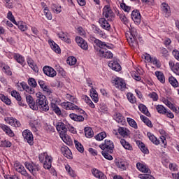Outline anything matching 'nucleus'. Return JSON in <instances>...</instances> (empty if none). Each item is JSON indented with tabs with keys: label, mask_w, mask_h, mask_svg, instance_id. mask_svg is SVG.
Here are the masks:
<instances>
[{
	"label": "nucleus",
	"mask_w": 179,
	"mask_h": 179,
	"mask_svg": "<svg viewBox=\"0 0 179 179\" xmlns=\"http://www.w3.org/2000/svg\"><path fill=\"white\" fill-rule=\"evenodd\" d=\"M138 37V31L136 29L131 27L129 29V31L126 34V38L131 48L134 50V48H136L138 47V40L136 38Z\"/></svg>",
	"instance_id": "obj_1"
},
{
	"label": "nucleus",
	"mask_w": 179,
	"mask_h": 179,
	"mask_svg": "<svg viewBox=\"0 0 179 179\" xmlns=\"http://www.w3.org/2000/svg\"><path fill=\"white\" fill-rule=\"evenodd\" d=\"M40 163L43 164L45 170H50L52 165V157L48 155L47 152H43L38 156Z\"/></svg>",
	"instance_id": "obj_2"
},
{
	"label": "nucleus",
	"mask_w": 179,
	"mask_h": 179,
	"mask_svg": "<svg viewBox=\"0 0 179 179\" xmlns=\"http://www.w3.org/2000/svg\"><path fill=\"white\" fill-rule=\"evenodd\" d=\"M102 16L109 22H113L115 20V13L111 8V5H105L102 10Z\"/></svg>",
	"instance_id": "obj_3"
},
{
	"label": "nucleus",
	"mask_w": 179,
	"mask_h": 179,
	"mask_svg": "<svg viewBox=\"0 0 179 179\" xmlns=\"http://www.w3.org/2000/svg\"><path fill=\"white\" fill-rule=\"evenodd\" d=\"M25 168L29 170V173L32 174L34 177L40 173V170H41V167H40V165L36 164L34 162H24Z\"/></svg>",
	"instance_id": "obj_4"
},
{
	"label": "nucleus",
	"mask_w": 179,
	"mask_h": 179,
	"mask_svg": "<svg viewBox=\"0 0 179 179\" xmlns=\"http://www.w3.org/2000/svg\"><path fill=\"white\" fill-rule=\"evenodd\" d=\"M38 85H39L44 94H46V96H51V94H52V88H51L47 82L43 80H38Z\"/></svg>",
	"instance_id": "obj_5"
},
{
	"label": "nucleus",
	"mask_w": 179,
	"mask_h": 179,
	"mask_svg": "<svg viewBox=\"0 0 179 179\" xmlns=\"http://www.w3.org/2000/svg\"><path fill=\"white\" fill-rule=\"evenodd\" d=\"M155 108L159 114L166 115L167 118H171V120L174 118V113L171 110H167L163 105H157L155 106Z\"/></svg>",
	"instance_id": "obj_6"
},
{
	"label": "nucleus",
	"mask_w": 179,
	"mask_h": 179,
	"mask_svg": "<svg viewBox=\"0 0 179 179\" xmlns=\"http://www.w3.org/2000/svg\"><path fill=\"white\" fill-rule=\"evenodd\" d=\"M112 83L115 85V87L121 90V92H124L125 89H127V83L125 80L121 78L116 77L112 80Z\"/></svg>",
	"instance_id": "obj_7"
},
{
	"label": "nucleus",
	"mask_w": 179,
	"mask_h": 179,
	"mask_svg": "<svg viewBox=\"0 0 179 179\" xmlns=\"http://www.w3.org/2000/svg\"><path fill=\"white\" fill-rule=\"evenodd\" d=\"M36 100L35 103L36 108H34V110L37 111L40 106H42V104H44V103H46L48 101L47 100V97L45 96V95H43L41 92H38L36 94Z\"/></svg>",
	"instance_id": "obj_8"
},
{
	"label": "nucleus",
	"mask_w": 179,
	"mask_h": 179,
	"mask_svg": "<svg viewBox=\"0 0 179 179\" xmlns=\"http://www.w3.org/2000/svg\"><path fill=\"white\" fill-rule=\"evenodd\" d=\"M99 148L101 150H105V152H114V142L111 140L106 139L103 143L99 145Z\"/></svg>",
	"instance_id": "obj_9"
},
{
	"label": "nucleus",
	"mask_w": 179,
	"mask_h": 179,
	"mask_svg": "<svg viewBox=\"0 0 179 179\" xmlns=\"http://www.w3.org/2000/svg\"><path fill=\"white\" fill-rule=\"evenodd\" d=\"M22 135L24 142H27L30 146H33V145H34V136H33V133H31L30 130H24L22 133Z\"/></svg>",
	"instance_id": "obj_10"
},
{
	"label": "nucleus",
	"mask_w": 179,
	"mask_h": 179,
	"mask_svg": "<svg viewBox=\"0 0 179 179\" xmlns=\"http://www.w3.org/2000/svg\"><path fill=\"white\" fill-rule=\"evenodd\" d=\"M14 166L17 173H20L22 176H24V177H27V178H31V176L27 173V171H26L24 166H23V165H22L20 162H15L14 164Z\"/></svg>",
	"instance_id": "obj_11"
},
{
	"label": "nucleus",
	"mask_w": 179,
	"mask_h": 179,
	"mask_svg": "<svg viewBox=\"0 0 179 179\" xmlns=\"http://www.w3.org/2000/svg\"><path fill=\"white\" fill-rule=\"evenodd\" d=\"M4 121L6 124H8V125L13 127L14 128H20V127H22L20 121L13 117H6Z\"/></svg>",
	"instance_id": "obj_12"
},
{
	"label": "nucleus",
	"mask_w": 179,
	"mask_h": 179,
	"mask_svg": "<svg viewBox=\"0 0 179 179\" xmlns=\"http://www.w3.org/2000/svg\"><path fill=\"white\" fill-rule=\"evenodd\" d=\"M0 69L1 70V72L6 75V76H13V73L12 71V69L9 66V64L3 62H0Z\"/></svg>",
	"instance_id": "obj_13"
},
{
	"label": "nucleus",
	"mask_w": 179,
	"mask_h": 179,
	"mask_svg": "<svg viewBox=\"0 0 179 179\" xmlns=\"http://www.w3.org/2000/svg\"><path fill=\"white\" fill-rule=\"evenodd\" d=\"M94 43L98 47L97 48V47L94 46V50H95V52H96V55H98V54H99V50H106V48H104L105 47H106V48H111V47L110 45H107L106 42H103L96 38L94 41Z\"/></svg>",
	"instance_id": "obj_14"
},
{
	"label": "nucleus",
	"mask_w": 179,
	"mask_h": 179,
	"mask_svg": "<svg viewBox=\"0 0 179 179\" xmlns=\"http://www.w3.org/2000/svg\"><path fill=\"white\" fill-rule=\"evenodd\" d=\"M136 168L138 171L144 173L145 174H152V171L149 169V166L145 164V162H137Z\"/></svg>",
	"instance_id": "obj_15"
},
{
	"label": "nucleus",
	"mask_w": 179,
	"mask_h": 179,
	"mask_svg": "<svg viewBox=\"0 0 179 179\" xmlns=\"http://www.w3.org/2000/svg\"><path fill=\"white\" fill-rule=\"evenodd\" d=\"M43 71L49 78H55L57 76V71L50 66H45L43 68Z\"/></svg>",
	"instance_id": "obj_16"
},
{
	"label": "nucleus",
	"mask_w": 179,
	"mask_h": 179,
	"mask_svg": "<svg viewBox=\"0 0 179 179\" xmlns=\"http://www.w3.org/2000/svg\"><path fill=\"white\" fill-rule=\"evenodd\" d=\"M0 128L2 129L3 132L6 134L9 138H15V132L13 130L10 129V127L5 124H0Z\"/></svg>",
	"instance_id": "obj_17"
},
{
	"label": "nucleus",
	"mask_w": 179,
	"mask_h": 179,
	"mask_svg": "<svg viewBox=\"0 0 179 179\" xmlns=\"http://www.w3.org/2000/svg\"><path fill=\"white\" fill-rule=\"evenodd\" d=\"M57 131L59 134V136H64L65 134H68V128L66 125L62 122H58L56 124Z\"/></svg>",
	"instance_id": "obj_18"
},
{
	"label": "nucleus",
	"mask_w": 179,
	"mask_h": 179,
	"mask_svg": "<svg viewBox=\"0 0 179 179\" xmlns=\"http://www.w3.org/2000/svg\"><path fill=\"white\" fill-rule=\"evenodd\" d=\"M76 42L78 45L82 48V50H84L85 51H87L89 50V45L87 44V42H86V41L82 37L76 36Z\"/></svg>",
	"instance_id": "obj_19"
},
{
	"label": "nucleus",
	"mask_w": 179,
	"mask_h": 179,
	"mask_svg": "<svg viewBox=\"0 0 179 179\" xmlns=\"http://www.w3.org/2000/svg\"><path fill=\"white\" fill-rule=\"evenodd\" d=\"M131 19L134 22L135 24H141V22L142 21V15H141L139 10H134L132 11Z\"/></svg>",
	"instance_id": "obj_20"
},
{
	"label": "nucleus",
	"mask_w": 179,
	"mask_h": 179,
	"mask_svg": "<svg viewBox=\"0 0 179 179\" xmlns=\"http://www.w3.org/2000/svg\"><path fill=\"white\" fill-rule=\"evenodd\" d=\"M96 55L100 57V58H106V59H111L113 57V52L107 50V49L98 50V54Z\"/></svg>",
	"instance_id": "obj_21"
},
{
	"label": "nucleus",
	"mask_w": 179,
	"mask_h": 179,
	"mask_svg": "<svg viewBox=\"0 0 179 179\" xmlns=\"http://www.w3.org/2000/svg\"><path fill=\"white\" fill-rule=\"evenodd\" d=\"M120 135L122 138H128L131 135V131L127 127H119L117 129V132H115V135Z\"/></svg>",
	"instance_id": "obj_22"
},
{
	"label": "nucleus",
	"mask_w": 179,
	"mask_h": 179,
	"mask_svg": "<svg viewBox=\"0 0 179 179\" xmlns=\"http://www.w3.org/2000/svg\"><path fill=\"white\" fill-rule=\"evenodd\" d=\"M113 120H115V121H116V122L120 125H125V124H127L125 117H124V115L120 113H115L113 115Z\"/></svg>",
	"instance_id": "obj_23"
},
{
	"label": "nucleus",
	"mask_w": 179,
	"mask_h": 179,
	"mask_svg": "<svg viewBox=\"0 0 179 179\" xmlns=\"http://www.w3.org/2000/svg\"><path fill=\"white\" fill-rule=\"evenodd\" d=\"M108 22V20H107L104 17L99 18V23L101 27H102V29L106 30L107 31H110V30H111V25Z\"/></svg>",
	"instance_id": "obj_24"
},
{
	"label": "nucleus",
	"mask_w": 179,
	"mask_h": 179,
	"mask_svg": "<svg viewBox=\"0 0 179 179\" xmlns=\"http://www.w3.org/2000/svg\"><path fill=\"white\" fill-rule=\"evenodd\" d=\"M61 152L63 154V156L64 157H66V159H69L70 160L73 159V156L72 155V151L68 148L66 145H64L61 148Z\"/></svg>",
	"instance_id": "obj_25"
},
{
	"label": "nucleus",
	"mask_w": 179,
	"mask_h": 179,
	"mask_svg": "<svg viewBox=\"0 0 179 179\" xmlns=\"http://www.w3.org/2000/svg\"><path fill=\"white\" fill-rule=\"evenodd\" d=\"M61 107L64 110H70L72 111H75V108H77L76 105L73 103V102L71 101H64L60 103Z\"/></svg>",
	"instance_id": "obj_26"
},
{
	"label": "nucleus",
	"mask_w": 179,
	"mask_h": 179,
	"mask_svg": "<svg viewBox=\"0 0 179 179\" xmlns=\"http://www.w3.org/2000/svg\"><path fill=\"white\" fill-rule=\"evenodd\" d=\"M108 65L109 68H111L113 71H115V72H120V71L122 69L120 63L115 60L108 62Z\"/></svg>",
	"instance_id": "obj_27"
},
{
	"label": "nucleus",
	"mask_w": 179,
	"mask_h": 179,
	"mask_svg": "<svg viewBox=\"0 0 179 179\" xmlns=\"http://www.w3.org/2000/svg\"><path fill=\"white\" fill-rule=\"evenodd\" d=\"M161 9L165 17H170V16H171V10L170 9V6H169L167 3H162Z\"/></svg>",
	"instance_id": "obj_28"
},
{
	"label": "nucleus",
	"mask_w": 179,
	"mask_h": 179,
	"mask_svg": "<svg viewBox=\"0 0 179 179\" xmlns=\"http://www.w3.org/2000/svg\"><path fill=\"white\" fill-rule=\"evenodd\" d=\"M92 173L94 176V177H96V178L98 179H107V176L100 170L94 168L92 170Z\"/></svg>",
	"instance_id": "obj_29"
},
{
	"label": "nucleus",
	"mask_w": 179,
	"mask_h": 179,
	"mask_svg": "<svg viewBox=\"0 0 179 179\" xmlns=\"http://www.w3.org/2000/svg\"><path fill=\"white\" fill-rule=\"evenodd\" d=\"M13 59L16 62L22 65V66H24L26 65V60L24 59V57L22 56V55L19 53H15L13 55Z\"/></svg>",
	"instance_id": "obj_30"
},
{
	"label": "nucleus",
	"mask_w": 179,
	"mask_h": 179,
	"mask_svg": "<svg viewBox=\"0 0 179 179\" xmlns=\"http://www.w3.org/2000/svg\"><path fill=\"white\" fill-rule=\"evenodd\" d=\"M50 108H51L52 111H54V113L58 117H61V115H62V111L61 110V108H59L58 107V105L56 103L51 102L50 103Z\"/></svg>",
	"instance_id": "obj_31"
},
{
	"label": "nucleus",
	"mask_w": 179,
	"mask_h": 179,
	"mask_svg": "<svg viewBox=\"0 0 179 179\" xmlns=\"http://www.w3.org/2000/svg\"><path fill=\"white\" fill-rule=\"evenodd\" d=\"M90 96L94 103H99V93L94 87L90 90Z\"/></svg>",
	"instance_id": "obj_32"
},
{
	"label": "nucleus",
	"mask_w": 179,
	"mask_h": 179,
	"mask_svg": "<svg viewBox=\"0 0 179 179\" xmlns=\"http://www.w3.org/2000/svg\"><path fill=\"white\" fill-rule=\"evenodd\" d=\"M49 45H50L52 50L56 52V54H61V48L54 41L49 40Z\"/></svg>",
	"instance_id": "obj_33"
},
{
	"label": "nucleus",
	"mask_w": 179,
	"mask_h": 179,
	"mask_svg": "<svg viewBox=\"0 0 179 179\" xmlns=\"http://www.w3.org/2000/svg\"><path fill=\"white\" fill-rule=\"evenodd\" d=\"M120 145L125 149L126 150L132 151L134 150V148L132 147V145L129 143V142L127 141V140L124 138L120 139Z\"/></svg>",
	"instance_id": "obj_34"
},
{
	"label": "nucleus",
	"mask_w": 179,
	"mask_h": 179,
	"mask_svg": "<svg viewBox=\"0 0 179 179\" xmlns=\"http://www.w3.org/2000/svg\"><path fill=\"white\" fill-rule=\"evenodd\" d=\"M69 117L71 120L76 121V122H83V121H85V117L83 115H77L76 113H71L69 115Z\"/></svg>",
	"instance_id": "obj_35"
},
{
	"label": "nucleus",
	"mask_w": 179,
	"mask_h": 179,
	"mask_svg": "<svg viewBox=\"0 0 179 179\" xmlns=\"http://www.w3.org/2000/svg\"><path fill=\"white\" fill-rule=\"evenodd\" d=\"M61 139H62L63 142L68 145V146H72L73 145V141H72V138L69 136L67 133L63 134V136H60Z\"/></svg>",
	"instance_id": "obj_36"
},
{
	"label": "nucleus",
	"mask_w": 179,
	"mask_h": 179,
	"mask_svg": "<svg viewBox=\"0 0 179 179\" xmlns=\"http://www.w3.org/2000/svg\"><path fill=\"white\" fill-rule=\"evenodd\" d=\"M169 64L171 71L179 76V63L175 64L174 62L170 61Z\"/></svg>",
	"instance_id": "obj_37"
},
{
	"label": "nucleus",
	"mask_w": 179,
	"mask_h": 179,
	"mask_svg": "<svg viewBox=\"0 0 179 179\" xmlns=\"http://www.w3.org/2000/svg\"><path fill=\"white\" fill-rule=\"evenodd\" d=\"M26 101L28 103L30 108L34 110V108H36V101H34L33 96H31V95H27Z\"/></svg>",
	"instance_id": "obj_38"
},
{
	"label": "nucleus",
	"mask_w": 179,
	"mask_h": 179,
	"mask_svg": "<svg viewBox=\"0 0 179 179\" xmlns=\"http://www.w3.org/2000/svg\"><path fill=\"white\" fill-rule=\"evenodd\" d=\"M92 30L96 36H99V37H104L106 36V33H104V31L101 30L97 25H93L92 26Z\"/></svg>",
	"instance_id": "obj_39"
},
{
	"label": "nucleus",
	"mask_w": 179,
	"mask_h": 179,
	"mask_svg": "<svg viewBox=\"0 0 179 179\" xmlns=\"http://www.w3.org/2000/svg\"><path fill=\"white\" fill-rule=\"evenodd\" d=\"M27 62L29 66H30V68H31L34 72H38V67L37 66V64H36V63L34 62V60H33V59L28 58L27 59Z\"/></svg>",
	"instance_id": "obj_40"
},
{
	"label": "nucleus",
	"mask_w": 179,
	"mask_h": 179,
	"mask_svg": "<svg viewBox=\"0 0 179 179\" xmlns=\"http://www.w3.org/2000/svg\"><path fill=\"white\" fill-rule=\"evenodd\" d=\"M138 110L142 113L143 114H145L147 117H150V113L148 110V107L145 106L143 103H140L138 105Z\"/></svg>",
	"instance_id": "obj_41"
},
{
	"label": "nucleus",
	"mask_w": 179,
	"mask_h": 179,
	"mask_svg": "<svg viewBox=\"0 0 179 179\" xmlns=\"http://www.w3.org/2000/svg\"><path fill=\"white\" fill-rule=\"evenodd\" d=\"M82 99L85 101L86 104L90 107V108H96V106L87 95H83Z\"/></svg>",
	"instance_id": "obj_42"
},
{
	"label": "nucleus",
	"mask_w": 179,
	"mask_h": 179,
	"mask_svg": "<svg viewBox=\"0 0 179 179\" xmlns=\"http://www.w3.org/2000/svg\"><path fill=\"white\" fill-rule=\"evenodd\" d=\"M116 166H117V167H118V169H120V170L124 171V170H127V169H128L129 164L125 161L119 160L116 163Z\"/></svg>",
	"instance_id": "obj_43"
},
{
	"label": "nucleus",
	"mask_w": 179,
	"mask_h": 179,
	"mask_svg": "<svg viewBox=\"0 0 179 179\" xmlns=\"http://www.w3.org/2000/svg\"><path fill=\"white\" fill-rule=\"evenodd\" d=\"M147 136L149 138L150 141H151V142H152V143H154V145H160V140L157 139V138L156 136H155V135H153V134L150 133V132H148L147 133Z\"/></svg>",
	"instance_id": "obj_44"
},
{
	"label": "nucleus",
	"mask_w": 179,
	"mask_h": 179,
	"mask_svg": "<svg viewBox=\"0 0 179 179\" xmlns=\"http://www.w3.org/2000/svg\"><path fill=\"white\" fill-rule=\"evenodd\" d=\"M131 78H133L134 80H136V82H143L142 77L141 76V73H139L138 70L131 71Z\"/></svg>",
	"instance_id": "obj_45"
},
{
	"label": "nucleus",
	"mask_w": 179,
	"mask_h": 179,
	"mask_svg": "<svg viewBox=\"0 0 179 179\" xmlns=\"http://www.w3.org/2000/svg\"><path fill=\"white\" fill-rule=\"evenodd\" d=\"M84 132L86 138H93L94 135V132L93 131V129L90 127H86L84 129Z\"/></svg>",
	"instance_id": "obj_46"
},
{
	"label": "nucleus",
	"mask_w": 179,
	"mask_h": 179,
	"mask_svg": "<svg viewBox=\"0 0 179 179\" xmlns=\"http://www.w3.org/2000/svg\"><path fill=\"white\" fill-rule=\"evenodd\" d=\"M164 103L170 110H172L173 113H176V114H178V110H177V108L174 106V104H173L168 99H164Z\"/></svg>",
	"instance_id": "obj_47"
},
{
	"label": "nucleus",
	"mask_w": 179,
	"mask_h": 179,
	"mask_svg": "<svg viewBox=\"0 0 179 179\" xmlns=\"http://www.w3.org/2000/svg\"><path fill=\"white\" fill-rule=\"evenodd\" d=\"M155 75L161 83H166V78L164 77L163 72L157 71H155Z\"/></svg>",
	"instance_id": "obj_48"
},
{
	"label": "nucleus",
	"mask_w": 179,
	"mask_h": 179,
	"mask_svg": "<svg viewBox=\"0 0 179 179\" xmlns=\"http://www.w3.org/2000/svg\"><path fill=\"white\" fill-rule=\"evenodd\" d=\"M59 38H61L62 41H64V43H67V44H71V38L68 37V35L64 32H59L58 34Z\"/></svg>",
	"instance_id": "obj_49"
},
{
	"label": "nucleus",
	"mask_w": 179,
	"mask_h": 179,
	"mask_svg": "<svg viewBox=\"0 0 179 179\" xmlns=\"http://www.w3.org/2000/svg\"><path fill=\"white\" fill-rule=\"evenodd\" d=\"M140 118L141 121H143V122L147 125V127L149 128H153V124L152 123V121H150V120H149V118H148L146 116L141 115Z\"/></svg>",
	"instance_id": "obj_50"
},
{
	"label": "nucleus",
	"mask_w": 179,
	"mask_h": 179,
	"mask_svg": "<svg viewBox=\"0 0 179 179\" xmlns=\"http://www.w3.org/2000/svg\"><path fill=\"white\" fill-rule=\"evenodd\" d=\"M15 24L17 26L18 29L21 30V31H26L28 29L27 24L23 21H19L18 22H16V24Z\"/></svg>",
	"instance_id": "obj_51"
},
{
	"label": "nucleus",
	"mask_w": 179,
	"mask_h": 179,
	"mask_svg": "<svg viewBox=\"0 0 179 179\" xmlns=\"http://www.w3.org/2000/svg\"><path fill=\"white\" fill-rule=\"evenodd\" d=\"M51 9L53 13H56L57 15L62 12V7L58 4L52 3L51 6Z\"/></svg>",
	"instance_id": "obj_52"
},
{
	"label": "nucleus",
	"mask_w": 179,
	"mask_h": 179,
	"mask_svg": "<svg viewBox=\"0 0 179 179\" xmlns=\"http://www.w3.org/2000/svg\"><path fill=\"white\" fill-rule=\"evenodd\" d=\"M127 100H129V103L131 104H137L136 96L134 95L131 92H128L127 94Z\"/></svg>",
	"instance_id": "obj_53"
},
{
	"label": "nucleus",
	"mask_w": 179,
	"mask_h": 179,
	"mask_svg": "<svg viewBox=\"0 0 179 179\" xmlns=\"http://www.w3.org/2000/svg\"><path fill=\"white\" fill-rule=\"evenodd\" d=\"M0 100L5 103L7 106H10L12 104V101L7 96H5L3 94H0Z\"/></svg>",
	"instance_id": "obj_54"
},
{
	"label": "nucleus",
	"mask_w": 179,
	"mask_h": 179,
	"mask_svg": "<svg viewBox=\"0 0 179 179\" xmlns=\"http://www.w3.org/2000/svg\"><path fill=\"white\" fill-rule=\"evenodd\" d=\"M127 121L131 128H134V129H138V123L135 121V120L131 118V117H127Z\"/></svg>",
	"instance_id": "obj_55"
},
{
	"label": "nucleus",
	"mask_w": 179,
	"mask_h": 179,
	"mask_svg": "<svg viewBox=\"0 0 179 179\" xmlns=\"http://www.w3.org/2000/svg\"><path fill=\"white\" fill-rule=\"evenodd\" d=\"M169 82L170 85H171V86H173V87H178V86H179L178 81L173 76H171L169 78Z\"/></svg>",
	"instance_id": "obj_56"
},
{
	"label": "nucleus",
	"mask_w": 179,
	"mask_h": 179,
	"mask_svg": "<svg viewBox=\"0 0 179 179\" xmlns=\"http://www.w3.org/2000/svg\"><path fill=\"white\" fill-rule=\"evenodd\" d=\"M117 15L119 16L121 22L124 23V24H128V18L125 16V14L124 13H120V11H117Z\"/></svg>",
	"instance_id": "obj_57"
},
{
	"label": "nucleus",
	"mask_w": 179,
	"mask_h": 179,
	"mask_svg": "<svg viewBox=\"0 0 179 179\" xmlns=\"http://www.w3.org/2000/svg\"><path fill=\"white\" fill-rule=\"evenodd\" d=\"M65 169L70 177H76V172L73 171L69 164L65 165Z\"/></svg>",
	"instance_id": "obj_58"
},
{
	"label": "nucleus",
	"mask_w": 179,
	"mask_h": 179,
	"mask_svg": "<svg viewBox=\"0 0 179 179\" xmlns=\"http://www.w3.org/2000/svg\"><path fill=\"white\" fill-rule=\"evenodd\" d=\"M65 99H66L69 101L71 103H76V101H78V99L76 98V96L72 95L69 93H67L65 94Z\"/></svg>",
	"instance_id": "obj_59"
},
{
	"label": "nucleus",
	"mask_w": 179,
	"mask_h": 179,
	"mask_svg": "<svg viewBox=\"0 0 179 179\" xmlns=\"http://www.w3.org/2000/svg\"><path fill=\"white\" fill-rule=\"evenodd\" d=\"M0 147L1 148H11L12 142L9 141L7 139H4L0 142Z\"/></svg>",
	"instance_id": "obj_60"
},
{
	"label": "nucleus",
	"mask_w": 179,
	"mask_h": 179,
	"mask_svg": "<svg viewBox=\"0 0 179 179\" xmlns=\"http://www.w3.org/2000/svg\"><path fill=\"white\" fill-rule=\"evenodd\" d=\"M96 141H103L105 138H107V133L106 131H101L94 136Z\"/></svg>",
	"instance_id": "obj_61"
},
{
	"label": "nucleus",
	"mask_w": 179,
	"mask_h": 179,
	"mask_svg": "<svg viewBox=\"0 0 179 179\" xmlns=\"http://www.w3.org/2000/svg\"><path fill=\"white\" fill-rule=\"evenodd\" d=\"M74 143L77 150H78L80 153H83V152H85V148H83L82 143H79L78 140H75Z\"/></svg>",
	"instance_id": "obj_62"
},
{
	"label": "nucleus",
	"mask_w": 179,
	"mask_h": 179,
	"mask_svg": "<svg viewBox=\"0 0 179 179\" xmlns=\"http://www.w3.org/2000/svg\"><path fill=\"white\" fill-rule=\"evenodd\" d=\"M159 54L164 58H166V57H169L170 55V53H169V50L166 48H160Z\"/></svg>",
	"instance_id": "obj_63"
},
{
	"label": "nucleus",
	"mask_w": 179,
	"mask_h": 179,
	"mask_svg": "<svg viewBox=\"0 0 179 179\" xmlns=\"http://www.w3.org/2000/svg\"><path fill=\"white\" fill-rule=\"evenodd\" d=\"M39 110L41 111H45V113H47L50 110V106H48V101L45 102L43 104L38 106Z\"/></svg>",
	"instance_id": "obj_64"
}]
</instances>
